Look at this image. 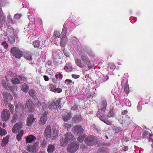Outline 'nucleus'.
I'll return each mask as SVG.
<instances>
[{
	"label": "nucleus",
	"instance_id": "38",
	"mask_svg": "<svg viewBox=\"0 0 153 153\" xmlns=\"http://www.w3.org/2000/svg\"><path fill=\"white\" fill-rule=\"evenodd\" d=\"M124 90L126 93L128 94L129 90V85L127 82H126L125 84V86L124 88Z\"/></svg>",
	"mask_w": 153,
	"mask_h": 153
},
{
	"label": "nucleus",
	"instance_id": "48",
	"mask_svg": "<svg viewBox=\"0 0 153 153\" xmlns=\"http://www.w3.org/2000/svg\"><path fill=\"white\" fill-rule=\"evenodd\" d=\"M73 126V125H72L69 123H66L64 125V126L65 127V128H67V129L71 128Z\"/></svg>",
	"mask_w": 153,
	"mask_h": 153
},
{
	"label": "nucleus",
	"instance_id": "64",
	"mask_svg": "<svg viewBox=\"0 0 153 153\" xmlns=\"http://www.w3.org/2000/svg\"><path fill=\"white\" fill-rule=\"evenodd\" d=\"M43 77H44V80L46 81H48L49 80V78H48V77L47 76L45 75L43 76Z\"/></svg>",
	"mask_w": 153,
	"mask_h": 153
},
{
	"label": "nucleus",
	"instance_id": "51",
	"mask_svg": "<svg viewBox=\"0 0 153 153\" xmlns=\"http://www.w3.org/2000/svg\"><path fill=\"white\" fill-rule=\"evenodd\" d=\"M60 34L57 31H55L53 34L54 37L56 38H59V37Z\"/></svg>",
	"mask_w": 153,
	"mask_h": 153
},
{
	"label": "nucleus",
	"instance_id": "37",
	"mask_svg": "<svg viewBox=\"0 0 153 153\" xmlns=\"http://www.w3.org/2000/svg\"><path fill=\"white\" fill-rule=\"evenodd\" d=\"M56 85H55L50 84L49 85V88L50 91L53 92H56Z\"/></svg>",
	"mask_w": 153,
	"mask_h": 153
},
{
	"label": "nucleus",
	"instance_id": "32",
	"mask_svg": "<svg viewBox=\"0 0 153 153\" xmlns=\"http://www.w3.org/2000/svg\"><path fill=\"white\" fill-rule=\"evenodd\" d=\"M81 60L84 63H87L89 62L88 58L84 55H82L81 56Z\"/></svg>",
	"mask_w": 153,
	"mask_h": 153
},
{
	"label": "nucleus",
	"instance_id": "40",
	"mask_svg": "<svg viewBox=\"0 0 153 153\" xmlns=\"http://www.w3.org/2000/svg\"><path fill=\"white\" fill-rule=\"evenodd\" d=\"M130 123L128 120V119H126L124 120H123L122 122V124L124 126H128Z\"/></svg>",
	"mask_w": 153,
	"mask_h": 153
},
{
	"label": "nucleus",
	"instance_id": "39",
	"mask_svg": "<svg viewBox=\"0 0 153 153\" xmlns=\"http://www.w3.org/2000/svg\"><path fill=\"white\" fill-rule=\"evenodd\" d=\"M25 58L28 60H32V55L30 54L26 53L24 56Z\"/></svg>",
	"mask_w": 153,
	"mask_h": 153
},
{
	"label": "nucleus",
	"instance_id": "31",
	"mask_svg": "<svg viewBox=\"0 0 153 153\" xmlns=\"http://www.w3.org/2000/svg\"><path fill=\"white\" fill-rule=\"evenodd\" d=\"M24 134L23 130H22L16 136V139L18 141L21 140Z\"/></svg>",
	"mask_w": 153,
	"mask_h": 153
},
{
	"label": "nucleus",
	"instance_id": "44",
	"mask_svg": "<svg viewBox=\"0 0 153 153\" xmlns=\"http://www.w3.org/2000/svg\"><path fill=\"white\" fill-rule=\"evenodd\" d=\"M85 137V135H80L77 138V140L80 143L83 141Z\"/></svg>",
	"mask_w": 153,
	"mask_h": 153
},
{
	"label": "nucleus",
	"instance_id": "45",
	"mask_svg": "<svg viewBox=\"0 0 153 153\" xmlns=\"http://www.w3.org/2000/svg\"><path fill=\"white\" fill-rule=\"evenodd\" d=\"M8 107L11 113L13 114L14 110V105L10 104L9 105Z\"/></svg>",
	"mask_w": 153,
	"mask_h": 153
},
{
	"label": "nucleus",
	"instance_id": "8",
	"mask_svg": "<svg viewBox=\"0 0 153 153\" xmlns=\"http://www.w3.org/2000/svg\"><path fill=\"white\" fill-rule=\"evenodd\" d=\"M32 44L35 48L42 49L43 45V42L42 39L38 40L33 41Z\"/></svg>",
	"mask_w": 153,
	"mask_h": 153
},
{
	"label": "nucleus",
	"instance_id": "53",
	"mask_svg": "<svg viewBox=\"0 0 153 153\" xmlns=\"http://www.w3.org/2000/svg\"><path fill=\"white\" fill-rule=\"evenodd\" d=\"M19 78L20 80L23 81L24 82H26L27 81V79L24 76H23L22 75H19Z\"/></svg>",
	"mask_w": 153,
	"mask_h": 153
},
{
	"label": "nucleus",
	"instance_id": "2",
	"mask_svg": "<svg viewBox=\"0 0 153 153\" xmlns=\"http://www.w3.org/2000/svg\"><path fill=\"white\" fill-rule=\"evenodd\" d=\"M65 136V138L60 143L61 145L63 146H66L68 141H71L74 140V136L71 132L67 133Z\"/></svg>",
	"mask_w": 153,
	"mask_h": 153
},
{
	"label": "nucleus",
	"instance_id": "56",
	"mask_svg": "<svg viewBox=\"0 0 153 153\" xmlns=\"http://www.w3.org/2000/svg\"><path fill=\"white\" fill-rule=\"evenodd\" d=\"M114 130L115 132L117 133H120L122 131L121 129L119 127L116 128Z\"/></svg>",
	"mask_w": 153,
	"mask_h": 153
},
{
	"label": "nucleus",
	"instance_id": "34",
	"mask_svg": "<svg viewBox=\"0 0 153 153\" xmlns=\"http://www.w3.org/2000/svg\"><path fill=\"white\" fill-rule=\"evenodd\" d=\"M17 76L16 78H12L11 80V82L15 85L18 84L20 83V82L19 79L17 77Z\"/></svg>",
	"mask_w": 153,
	"mask_h": 153
},
{
	"label": "nucleus",
	"instance_id": "54",
	"mask_svg": "<svg viewBox=\"0 0 153 153\" xmlns=\"http://www.w3.org/2000/svg\"><path fill=\"white\" fill-rule=\"evenodd\" d=\"M55 102V105L56 106L57 108H59L60 106V101L59 100H56Z\"/></svg>",
	"mask_w": 153,
	"mask_h": 153
},
{
	"label": "nucleus",
	"instance_id": "9",
	"mask_svg": "<svg viewBox=\"0 0 153 153\" xmlns=\"http://www.w3.org/2000/svg\"><path fill=\"white\" fill-rule=\"evenodd\" d=\"M95 137L93 135L88 136L85 138V141L88 145L91 146L93 145L94 142Z\"/></svg>",
	"mask_w": 153,
	"mask_h": 153
},
{
	"label": "nucleus",
	"instance_id": "3",
	"mask_svg": "<svg viewBox=\"0 0 153 153\" xmlns=\"http://www.w3.org/2000/svg\"><path fill=\"white\" fill-rule=\"evenodd\" d=\"M79 145L78 142L72 143L68 147L67 151L69 153H74L78 149Z\"/></svg>",
	"mask_w": 153,
	"mask_h": 153
},
{
	"label": "nucleus",
	"instance_id": "28",
	"mask_svg": "<svg viewBox=\"0 0 153 153\" xmlns=\"http://www.w3.org/2000/svg\"><path fill=\"white\" fill-rule=\"evenodd\" d=\"M58 134V132L56 130H54L53 133L51 134L50 137L52 140H55L57 137Z\"/></svg>",
	"mask_w": 153,
	"mask_h": 153
},
{
	"label": "nucleus",
	"instance_id": "4",
	"mask_svg": "<svg viewBox=\"0 0 153 153\" xmlns=\"http://www.w3.org/2000/svg\"><path fill=\"white\" fill-rule=\"evenodd\" d=\"M3 95L4 102L3 105L4 106H6L7 105L9 101L13 99V97L10 93L7 92L4 93Z\"/></svg>",
	"mask_w": 153,
	"mask_h": 153
},
{
	"label": "nucleus",
	"instance_id": "52",
	"mask_svg": "<svg viewBox=\"0 0 153 153\" xmlns=\"http://www.w3.org/2000/svg\"><path fill=\"white\" fill-rule=\"evenodd\" d=\"M114 113L113 111H111L108 114L107 116L109 117H114Z\"/></svg>",
	"mask_w": 153,
	"mask_h": 153
},
{
	"label": "nucleus",
	"instance_id": "21",
	"mask_svg": "<svg viewBox=\"0 0 153 153\" xmlns=\"http://www.w3.org/2000/svg\"><path fill=\"white\" fill-rule=\"evenodd\" d=\"M47 119V117L42 116L39 120V125L41 126H43L46 123Z\"/></svg>",
	"mask_w": 153,
	"mask_h": 153
},
{
	"label": "nucleus",
	"instance_id": "55",
	"mask_svg": "<svg viewBox=\"0 0 153 153\" xmlns=\"http://www.w3.org/2000/svg\"><path fill=\"white\" fill-rule=\"evenodd\" d=\"M107 125L111 126L112 124V122L110 121L109 120L106 119L104 122Z\"/></svg>",
	"mask_w": 153,
	"mask_h": 153
},
{
	"label": "nucleus",
	"instance_id": "18",
	"mask_svg": "<svg viewBox=\"0 0 153 153\" xmlns=\"http://www.w3.org/2000/svg\"><path fill=\"white\" fill-rule=\"evenodd\" d=\"M5 16L3 14H0V27L6 25Z\"/></svg>",
	"mask_w": 153,
	"mask_h": 153
},
{
	"label": "nucleus",
	"instance_id": "36",
	"mask_svg": "<svg viewBox=\"0 0 153 153\" xmlns=\"http://www.w3.org/2000/svg\"><path fill=\"white\" fill-rule=\"evenodd\" d=\"M96 116L98 117H100V119L101 121L104 122L105 120H106V118H105V117L104 116H100V112L99 111H98L97 114H96Z\"/></svg>",
	"mask_w": 153,
	"mask_h": 153
},
{
	"label": "nucleus",
	"instance_id": "5",
	"mask_svg": "<svg viewBox=\"0 0 153 153\" xmlns=\"http://www.w3.org/2000/svg\"><path fill=\"white\" fill-rule=\"evenodd\" d=\"M10 113L7 109H4L1 113V118L2 120L6 121L10 118Z\"/></svg>",
	"mask_w": 153,
	"mask_h": 153
},
{
	"label": "nucleus",
	"instance_id": "41",
	"mask_svg": "<svg viewBox=\"0 0 153 153\" xmlns=\"http://www.w3.org/2000/svg\"><path fill=\"white\" fill-rule=\"evenodd\" d=\"M9 89V90H10V91L13 93H15L17 91V88L16 86H12L11 85Z\"/></svg>",
	"mask_w": 153,
	"mask_h": 153
},
{
	"label": "nucleus",
	"instance_id": "57",
	"mask_svg": "<svg viewBox=\"0 0 153 153\" xmlns=\"http://www.w3.org/2000/svg\"><path fill=\"white\" fill-rule=\"evenodd\" d=\"M72 77L74 79H76L79 77L80 75H79L73 74L72 75Z\"/></svg>",
	"mask_w": 153,
	"mask_h": 153
},
{
	"label": "nucleus",
	"instance_id": "27",
	"mask_svg": "<svg viewBox=\"0 0 153 153\" xmlns=\"http://www.w3.org/2000/svg\"><path fill=\"white\" fill-rule=\"evenodd\" d=\"M9 137L8 136H7L5 137H4L2 140L1 146L4 147L6 146L8 142V139Z\"/></svg>",
	"mask_w": 153,
	"mask_h": 153
},
{
	"label": "nucleus",
	"instance_id": "62",
	"mask_svg": "<svg viewBox=\"0 0 153 153\" xmlns=\"http://www.w3.org/2000/svg\"><path fill=\"white\" fill-rule=\"evenodd\" d=\"M57 91L58 93H61L62 91V89L61 88H56V91Z\"/></svg>",
	"mask_w": 153,
	"mask_h": 153
},
{
	"label": "nucleus",
	"instance_id": "43",
	"mask_svg": "<svg viewBox=\"0 0 153 153\" xmlns=\"http://www.w3.org/2000/svg\"><path fill=\"white\" fill-rule=\"evenodd\" d=\"M65 25L63 26V27L62 29V36H64V35L65 36L67 31V27L65 26Z\"/></svg>",
	"mask_w": 153,
	"mask_h": 153
},
{
	"label": "nucleus",
	"instance_id": "15",
	"mask_svg": "<svg viewBox=\"0 0 153 153\" xmlns=\"http://www.w3.org/2000/svg\"><path fill=\"white\" fill-rule=\"evenodd\" d=\"M51 127L50 125H48L45 128V134L46 138H49L51 136Z\"/></svg>",
	"mask_w": 153,
	"mask_h": 153
},
{
	"label": "nucleus",
	"instance_id": "50",
	"mask_svg": "<svg viewBox=\"0 0 153 153\" xmlns=\"http://www.w3.org/2000/svg\"><path fill=\"white\" fill-rule=\"evenodd\" d=\"M7 20L8 22L10 24H13L12 19L10 15H8L7 16Z\"/></svg>",
	"mask_w": 153,
	"mask_h": 153
},
{
	"label": "nucleus",
	"instance_id": "42",
	"mask_svg": "<svg viewBox=\"0 0 153 153\" xmlns=\"http://www.w3.org/2000/svg\"><path fill=\"white\" fill-rule=\"evenodd\" d=\"M7 134L6 130L1 127H0V135H5Z\"/></svg>",
	"mask_w": 153,
	"mask_h": 153
},
{
	"label": "nucleus",
	"instance_id": "7",
	"mask_svg": "<svg viewBox=\"0 0 153 153\" xmlns=\"http://www.w3.org/2000/svg\"><path fill=\"white\" fill-rule=\"evenodd\" d=\"M36 118L34 117V115L32 114H29L27 119L26 124L28 126H31L35 122Z\"/></svg>",
	"mask_w": 153,
	"mask_h": 153
},
{
	"label": "nucleus",
	"instance_id": "63",
	"mask_svg": "<svg viewBox=\"0 0 153 153\" xmlns=\"http://www.w3.org/2000/svg\"><path fill=\"white\" fill-rule=\"evenodd\" d=\"M137 109L138 111H140L142 109V107L140 105H138L137 106Z\"/></svg>",
	"mask_w": 153,
	"mask_h": 153
},
{
	"label": "nucleus",
	"instance_id": "33",
	"mask_svg": "<svg viewBox=\"0 0 153 153\" xmlns=\"http://www.w3.org/2000/svg\"><path fill=\"white\" fill-rule=\"evenodd\" d=\"M71 114L70 113H68L66 115H64L63 116V119L64 121H67L71 117Z\"/></svg>",
	"mask_w": 153,
	"mask_h": 153
},
{
	"label": "nucleus",
	"instance_id": "49",
	"mask_svg": "<svg viewBox=\"0 0 153 153\" xmlns=\"http://www.w3.org/2000/svg\"><path fill=\"white\" fill-rule=\"evenodd\" d=\"M17 118V115L16 114H14L13 117L12 119V120H11V122L12 123L15 122H16V121Z\"/></svg>",
	"mask_w": 153,
	"mask_h": 153
},
{
	"label": "nucleus",
	"instance_id": "59",
	"mask_svg": "<svg viewBox=\"0 0 153 153\" xmlns=\"http://www.w3.org/2000/svg\"><path fill=\"white\" fill-rule=\"evenodd\" d=\"M62 74L61 73L59 74H56V77L57 79L58 78H62Z\"/></svg>",
	"mask_w": 153,
	"mask_h": 153
},
{
	"label": "nucleus",
	"instance_id": "22",
	"mask_svg": "<svg viewBox=\"0 0 153 153\" xmlns=\"http://www.w3.org/2000/svg\"><path fill=\"white\" fill-rule=\"evenodd\" d=\"M29 95L34 99L37 98V94L35 90L33 89H30L29 92Z\"/></svg>",
	"mask_w": 153,
	"mask_h": 153
},
{
	"label": "nucleus",
	"instance_id": "26",
	"mask_svg": "<svg viewBox=\"0 0 153 153\" xmlns=\"http://www.w3.org/2000/svg\"><path fill=\"white\" fill-rule=\"evenodd\" d=\"M67 41L66 37V36L65 35L62 36L61 39V41L60 42V45L62 47H64L65 45V42Z\"/></svg>",
	"mask_w": 153,
	"mask_h": 153
},
{
	"label": "nucleus",
	"instance_id": "46",
	"mask_svg": "<svg viewBox=\"0 0 153 153\" xmlns=\"http://www.w3.org/2000/svg\"><path fill=\"white\" fill-rule=\"evenodd\" d=\"M1 45L3 46L5 49H7L8 47V45L6 41H3L2 42Z\"/></svg>",
	"mask_w": 153,
	"mask_h": 153
},
{
	"label": "nucleus",
	"instance_id": "16",
	"mask_svg": "<svg viewBox=\"0 0 153 153\" xmlns=\"http://www.w3.org/2000/svg\"><path fill=\"white\" fill-rule=\"evenodd\" d=\"M36 139L35 137L33 135H29L27 136L26 138V142L27 143H31L35 141Z\"/></svg>",
	"mask_w": 153,
	"mask_h": 153
},
{
	"label": "nucleus",
	"instance_id": "61",
	"mask_svg": "<svg viewBox=\"0 0 153 153\" xmlns=\"http://www.w3.org/2000/svg\"><path fill=\"white\" fill-rule=\"evenodd\" d=\"M55 105V102H51L50 103V105L49 106V107L50 108H53V107Z\"/></svg>",
	"mask_w": 153,
	"mask_h": 153
},
{
	"label": "nucleus",
	"instance_id": "23",
	"mask_svg": "<svg viewBox=\"0 0 153 153\" xmlns=\"http://www.w3.org/2000/svg\"><path fill=\"white\" fill-rule=\"evenodd\" d=\"M29 87L28 85L25 83H22L21 86V89L24 92L26 93L28 91Z\"/></svg>",
	"mask_w": 153,
	"mask_h": 153
},
{
	"label": "nucleus",
	"instance_id": "10",
	"mask_svg": "<svg viewBox=\"0 0 153 153\" xmlns=\"http://www.w3.org/2000/svg\"><path fill=\"white\" fill-rule=\"evenodd\" d=\"M22 125V123L20 122L16 123L13 126L12 128V131L13 133H16L19 131H21Z\"/></svg>",
	"mask_w": 153,
	"mask_h": 153
},
{
	"label": "nucleus",
	"instance_id": "47",
	"mask_svg": "<svg viewBox=\"0 0 153 153\" xmlns=\"http://www.w3.org/2000/svg\"><path fill=\"white\" fill-rule=\"evenodd\" d=\"M7 31L10 34H12L13 33H14V30L10 25L8 26Z\"/></svg>",
	"mask_w": 153,
	"mask_h": 153
},
{
	"label": "nucleus",
	"instance_id": "29",
	"mask_svg": "<svg viewBox=\"0 0 153 153\" xmlns=\"http://www.w3.org/2000/svg\"><path fill=\"white\" fill-rule=\"evenodd\" d=\"M98 152L100 153H109V150L106 147H103L99 150Z\"/></svg>",
	"mask_w": 153,
	"mask_h": 153
},
{
	"label": "nucleus",
	"instance_id": "11",
	"mask_svg": "<svg viewBox=\"0 0 153 153\" xmlns=\"http://www.w3.org/2000/svg\"><path fill=\"white\" fill-rule=\"evenodd\" d=\"M97 74L98 75L100 74V76H98L97 77V81L100 83L104 82L107 80L108 79V76L107 75L104 76L102 74L99 72H97Z\"/></svg>",
	"mask_w": 153,
	"mask_h": 153
},
{
	"label": "nucleus",
	"instance_id": "19",
	"mask_svg": "<svg viewBox=\"0 0 153 153\" xmlns=\"http://www.w3.org/2000/svg\"><path fill=\"white\" fill-rule=\"evenodd\" d=\"M82 120V118L80 115H75L72 118V120L75 123L79 122Z\"/></svg>",
	"mask_w": 153,
	"mask_h": 153
},
{
	"label": "nucleus",
	"instance_id": "58",
	"mask_svg": "<svg viewBox=\"0 0 153 153\" xmlns=\"http://www.w3.org/2000/svg\"><path fill=\"white\" fill-rule=\"evenodd\" d=\"M65 83L68 84H70L72 82V81L71 79H66L65 80Z\"/></svg>",
	"mask_w": 153,
	"mask_h": 153
},
{
	"label": "nucleus",
	"instance_id": "25",
	"mask_svg": "<svg viewBox=\"0 0 153 153\" xmlns=\"http://www.w3.org/2000/svg\"><path fill=\"white\" fill-rule=\"evenodd\" d=\"M152 134H151L150 132L147 131H145L143 134V137L145 138H149L150 139L149 140V141H150L151 140H153L151 138H150Z\"/></svg>",
	"mask_w": 153,
	"mask_h": 153
},
{
	"label": "nucleus",
	"instance_id": "1",
	"mask_svg": "<svg viewBox=\"0 0 153 153\" xmlns=\"http://www.w3.org/2000/svg\"><path fill=\"white\" fill-rule=\"evenodd\" d=\"M10 53L13 56L17 59H20L23 56L22 51L16 47H12L10 49Z\"/></svg>",
	"mask_w": 153,
	"mask_h": 153
},
{
	"label": "nucleus",
	"instance_id": "17",
	"mask_svg": "<svg viewBox=\"0 0 153 153\" xmlns=\"http://www.w3.org/2000/svg\"><path fill=\"white\" fill-rule=\"evenodd\" d=\"M107 103L105 100L103 99L102 100L100 106V109L101 111L104 112L106 109Z\"/></svg>",
	"mask_w": 153,
	"mask_h": 153
},
{
	"label": "nucleus",
	"instance_id": "14",
	"mask_svg": "<svg viewBox=\"0 0 153 153\" xmlns=\"http://www.w3.org/2000/svg\"><path fill=\"white\" fill-rule=\"evenodd\" d=\"M6 80H3L1 81L2 85L7 90L9 91V89L10 88L11 84L8 83L9 80H7V76H5Z\"/></svg>",
	"mask_w": 153,
	"mask_h": 153
},
{
	"label": "nucleus",
	"instance_id": "24",
	"mask_svg": "<svg viewBox=\"0 0 153 153\" xmlns=\"http://www.w3.org/2000/svg\"><path fill=\"white\" fill-rule=\"evenodd\" d=\"M15 34H16L15 33H14V36H8V41L11 44H13L15 43V37H16Z\"/></svg>",
	"mask_w": 153,
	"mask_h": 153
},
{
	"label": "nucleus",
	"instance_id": "60",
	"mask_svg": "<svg viewBox=\"0 0 153 153\" xmlns=\"http://www.w3.org/2000/svg\"><path fill=\"white\" fill-rule=\"evenodd\" d=\"M21 14H16L15 15L14 17L16 18L17 19H19L21 17Z\"/></svg>",
	"mask_w": 153,
	"mask_h": 153
},
{
	"label": "nucleus",
	"instance_id": "12",
	"mask_svg": "<svg viewBox=\"0 0 153 153\" xmlns=\"http://www.w3.org/2000/svg\"><path fill=\"white\" fill-rule=\"evenodd\" d=\"M39 143H36L33 145H30L27 147V150L30 152H34L36 151V149L38 146Z\"/></svg>",
	"mask_w": 153,
	"mask_h": 153
},
{
	"label": "nucleus",
	"instance_id": "6",
	"mask_svg": "<svg viewBox=\"0 0 153 153\" xmlns=\"http://www.w3.org/2000/svg\"><path fill=\"white\" fill-rule=\"evenodd\" d=\"M73 132L75 134L80 135L82 134L84 130L80 125H77L74 126L73 128Z\"/></svg>",
	"mask_w": 153,
	"mask_h": 153
},
{
	"label": "nucleus",
	"instance_id": "35",
	"mask_svg": "<svg viewBox=\"0 0 153 153\" xmlns=\"http://www.w3.org/2000/svg\"><path fill=\"white\" fill-rule=\"evenodd\" d=\"M23 107V105L20 103H19L16 105V111H19L20 110H22V108Z\"/></svg>",
	"mask_w": 153,
	"mask_h": 153
},
{
	"label": "nucleus",
	"instance_id": "13",
	"mask_svg": "<svg viewBox=\"0 0 153 153\" xmlns=\"http://www.w3.org/2000/svg\"><path fill=\"white\" fill-rule=\"evenodd\" d=\"M26 104L29 111L32 112L34 107V104L32 100L31 99H28L27 101Z\"/></svg>",
	"mask_w": 153,
	"mask_h": 153
},
{
	"label": "nucleus",
	"instance_id": "20",
	"mask_svg": "<svg viewBox=\"0 0 153 153\" xmlns=\"http://www.w3.org/2000/svg\"><path fill=\"white\" fill-rule=\"evenodd\" d=\"M55 150L54 144L51 143L49 144L48 146L47 151L49 153H53Z\"/></svg>",
	"mask_w": 153,
	"mask_h": 153
},
{
	"label": "nucleus",
	"instance_id": "30",
	"mask_svg": "<svg viewBox=\"0 0 153 153\" xmlns=\"http://www.w3.org/2000/svg\"><path fill=\"white\" fill-rule=\"evenodd\" d=\"M75 62L78 66L81 68L84 67V66L81 60L78 59H76Z\"/></svg>",
	"mask_w": 153,
	"mask_h": 153
}]
</instances>
